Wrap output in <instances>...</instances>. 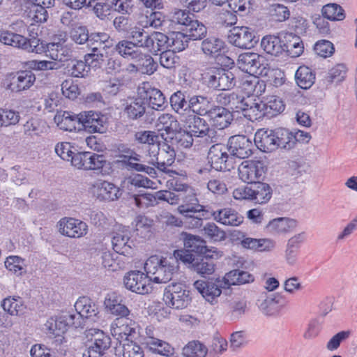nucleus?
I'll list each match as a JSON object with an SVG mask.
<instances>
[{
	"label": "nucleus",
	"mask_w": 357,
	"mask_h": 357,
	"mask_svg": "<svg viewBox=\"0 0 357 357\" xmlns=\"http://www.w3.org/2000/svg\"><path fill=\"white\" fill-rule=\"evenodd\" d=\"M144 268L150 282L160 284L172 280L178 265L174 259L153 255L146 261Z\"/></svg>",
	"instance_id": "obj_1"
},
{
	"label": "nucleus",
	"mask_w": 357,
	"mask_h": 357,
	"mask_svg": "<svg viewBox=\"0 0 357 357\" xmlns=\"http://www.w3.org/2000/svg\"><path fill=\"white\" fill-rule=\"evenodd\" d=\"M186 203L177 208L178 212L182 215V227L187 229H198L203 225V219L206 218L208 211L203 205L199 204L198 199L194 196L187 198Z\"/></svg>",
	"instance_id": "obj_2"
},
{
	"label": "nucleus",
	"mask_w": 357,
	"mask_h": 357,
	"mask_svg": "<svg viewBox=\"0 0 357 357\" xmlns=\"http://www.w3.org/2000/svg\"><path fill=\"white\" fill-rule=\"evenodd\" d=\"M10 30H0V42L4 45L22 49L31 52L36 47L35 37L28 39L19 33H22L26 29V25L22 21H17L10 26ZM34 50V48H33Z\"/></svg>",
	"instance_id": "obj_3"
},
{
	"label": "nucleus",
	"mask_w": 357,
	"mask_h": 357,
	"mask_svg": "<svg viewBox=\"0 0 357 357\" xmlns=\"http://www.w3.org/2000/svg\"><path fill=\"white\" fill-rule=\"evenodd\" d=\"M149 156L148 162L155 166L159 170L166 172L167 167L175 161L176 152L174 149L166 142L158 143L146 149Z\"/></svg>",
	"instance_id": "obj_4"
},
{
	"label": "nucleus",
	"mask_w": 357,
	"mask_h": 357,
	"mask_svg": "<svg viewBox=\"0 0 357 357\" xmlns=\"http://www.w3.org/2000/svg\"><path fill=\"white\" fill-rule=\"evenodd\" d=\"M188 124L189 131L197 139V142L208 146L212 143L217 142L216 131L210 128L206 120L195 115H188L186 119Z\"/></svg>",
	"instance_id": "obj_5"
},
{
	"label": "nucleus",
	"mask_w": 357,
	"mask_h": 357,
	"mask_svg": "<svg viewBox=\"0 0 357 357\" xmlns=\"http://www.w3.org/2000/svg\"><path fill=\"white\" fill-rule=\"evenodd\" d=\"M35 40L36 47L31 52L36 54L44 52L47 57L60 62L69 61L73 56L72 50L64 44V41L45 44L38 38H35ZM31 49H33V47Z\"/></svg>",
	"instance_id": "obj_6"
},
{
	"label": "nucleus",
	"mask_w": 357,
	"mask_h": 357,
	"mask_svg": "<svg viewBox=\"0 0 357 357\" xmlns=\"http://www.w3.org/2000/svg\"><path fill=\"white\" fill-rule=\"evenodd\" d=\"M165 303L174 309L185 308L190 303V291L182 284H172L167 286L164 292Z\"/></svg>",
	"instance_id": "obj_7"
},
{
	"label": "nucleus",
	"mask_w": 357,
	"mask_h": 357,
	"mask_svg": "<svg viewBox=\"0 0 357 357\" xmlns=\"http://www.w3.org/2000/svg\"><path fill=\"white\" fill-rule=\"evenodd\" d=\"M91 336V344L83 354L84 356L102 357L105 352L111 346V338L102 331L91 328L88 331L87 337Z\"/></svg>",
	"instance_id": "obj_8"
},
{
	"label": "nucleus",
	"mask_w": 357,
	"mask_h": 357,
	"mask_svg": "<svg viewBox=\"0 0 357 357\" xmlns=\"http://www.w3.org/2000/svg\"><path fill=\"white\" fill-rule=\"evenodd\" d=\"M227 38L230 44L240 49H251L258 42L255 32L248 26H234Z\"/></svg>",
	"instance_id": "obj_9"
},
{
	"label": "nucleus",
	"mask_w": 357,
	"mask_h": 357,
	"mask_svg": "<svg viewBox=\"0 0 357 357\" xmlns=\"http://www.w3.org/2000/svg\"><path fill=\"white\" fill-rule=\"evenodd\" d=\"M193 285L204 299L211 304L216 303L218 298L222 294V289L227 288L224 278L222 279L217 278L215 280H197Z\"/></svg>",
	"instance_id": "obj_10"
},
{
	"label": "nucleus",
	"mask_w": 357,
	"mask_h": 357,
	"mask_svg": "<svg viewBox=\"0 0 357 357\" xmlns=\"http://www.w3.org/2000/svg\"><path fill=\"white\" fill-rule=\"evenodd\" d=\"M239 178L248 183H257L263 178L266 167L260 160H245L238 167Z\"/></svg>",
	"instance_id": "obj_11"
},
{
	"label": "nucleus",
	"mask_w": 357,
	"mask_h": 357,
	"mask_svg": "<svg viewBox=\"0 0 357 357\" xmlns=\"http://www.w3.org/2000/svg\"><path fill=\"white\" fill-rule=\"evenodd\" d=\"M264 58L254 52H245L238 56L237 65L242 70L250 75H266L264 71L266 70L264 66Z\"/></svg>",
	"instance_id": "obj_12"
},
{
	"label": "nucleus",
	"mask_w": 357,
	"mask_h": 357,
	"mask_svg": "<svg viewBox=\"0 0 357 357\" xmlns=\"http://www.w3.org/2000/svg\"><path fill=\"white\" fill-rule=\"evenodd\" d=\"M137 94L142 98L150 107L155 110H162L166 105V99L160 90L153 87L151 83L144 82L137 88Z\"/></svg>",
	"instance_id": "obj_13"
},
{
	"label": "nucleus",
	"mask_w": 357,
	"mask_h": 357,
	"mask_svg": "<svg viewBox=\"0 0 357 357\" xmlns=\"http://www.w3.org/2000/svg\"><path fill=\"white\" fill-rule=\"evenodd\" d=\"M81 125L90 133H104L107 129V117L100 112L84 111L80 112Z\"/></svg>",
	"instance_id": "obj_14"
},
{
	"label": "nucleus",
	"mask_w": 357,
	"mask_h": 357,
	"mask_svg": "<svg viewBox=\"0 0 357 357\" xmlns=\"http://www.w3.org/2000/svg\"><path fill=\"white\" fill-rule=\"evenodd\" d=\"M139 326L128 317L123 319L116 318L111 325L112 335L117 340L130 341L129 337L134 338L139 332Z\"/></svg>",
	"instance_id": "obj_15"
},
{
	"label": "nucleus",
	"mask_w": 357,
	"mask_h": 357,
	"mask_svg": "<svg viewBox=\"0 0 357 357\" xmlns=\"http://www.w3.org/2000/svg\"><path fill=\"white\" fill-rule=\"evenodd\" d=\"M68 328L63 316L50 317L44 324L43 330L47 337L52 340L55 346H61L66 342L64 334Z\"/></svg>",
	"instance_id": "obj_16"
},
{
	"label": "nucleus",
	"mask_w": 357,
	"mask_h": 357,
	"mask_svg": "<svg viewBox=\"0 0 357 357\" xmlns=\"http://www.w3.org/2000/svg\"><path fill=\"white\" fill-rule=\"evenodd\" d=\"M150 282L147 274L139 271H131L123 278L126 288L139 294H146L151 291Z\"/></svg>",
	"instance_id": "obj_17"
},
{
	"label": "nucleus",
	"mask_w": 357,
	"mask_h": 357,
	"mask_svg": "<svg viewBox=\"0 0 357 357\" xmlns=\"http://www.w3.org/2000/svg\"><path fill=\"white\" fill-rule=\"evenodd\" d=\"M227 145L231 155L240 159L249 158L255 149V144L245 135L231 137Z\"/></svg>",
	"instance_id": "obj_18"
},
{
	"label": "nucleus",
	"mask_w": 357,
	"mask_h": 357,
	"mask_svg": "<svg viewBox=\"0 0 357 357\" xmlns=\"http://www.w3.org/2000/svg\"><path fill=\"white\" fill-rule=\"evenodd\" d=\"M58 226L59 231L62 235L74 238L86 236L89 230L86 222L73 218L61 219Z\"/></svg>",
	"instance_id": "obj_19"
},
{
	"label": "nucleus",
	"mask_w": 357,
	"mask_h": 357,
	"mask_svg": "<svg viewBox=\"0 0 357 357\" xmlns=\"http://www.w3.org/2000/svg\"><path fill=\"white\" fill-rule=\"evenodd\" d=\"M93 192L100 201L113 202L120 198L121 189L113 183L99 180L93 185Z\"/></svg>",
	"instance_id": "obj_20"
},
{
	"label": "nucleus",
	"mask_w": 357,
	"mask_h": 357,
	"mask_svg": "<svg viewBox=\"0 0 357 357\" xmlns=\"http://www.w3.org/2000/svg\"><path fill=\"white\" fill-rule=\"evenodd\" d=\"M104 306L108 313L119 319L126 318L130 314V310L123 303V297L115 292L106 296Z\"/></svg>",
	"instance_id": "obj_21"
},
{
	"label": "nucleus",
	"mask_w": 357,
	"mask_h": 357,
	"mask_svg": "<svg viewBox=\"0 0 357 357\" xmlns=\"http://www.w3.org/2000/svg\"><path fill=\"white\" fill-rule=\"evenodd\" d=\"M36 76L30 70H23L10 76L6 89L12 92H21L29 89L35 82Z\"/></svg>",
	"instance_id": "obj_22"
},
{
	"label": "nucleus",
	"mask_w": 357,
	"mask_h": 357,
	"mask_svg": "<svg viewBox=\"0 0 357 357\" xmlns=\"http://www.w3.org/2000/svg\"><path fill=\"white\" fill-rule=\"evenodd\" d=\"M297 226L296 220L288 217H280L270 220L266 229L273 235H285L293 231Z\"/></svg>",
	"instance_id": "obj_23"
},
{
	"label": "nucleus",
	"mask_w": 357,
	"mask_h": 357,
	"mask_svg": "<svg viewBox=\"0 0 357 357\" xmlns=\"http://www.w3.org/2000/svg\"><path fill=\"white\" fill-rule=\"evenodd\" d=\"M275 130L260 129L255 135V144L263 152H271L277 149Z\"/></svg>",
	"instance_id": "obj_24"
},
{
	"label": "nucleus",
	"mask_w": 357,
	"mask_h": 357,
	"mask_svg": "<svg viewBox=\"0 0 357 357\" xmlns=\"http://www.w3.org/2000/svg\"><path fill=\"white\" fill-rule=\"evenodd\" d=\"M212 145L209 149L207 159L215 171H223L227 168L226 162L229 155L225 146L220 143Z\"/></svg>",
	"instance_id": "obj_25"
},
{
	"label": "nucleus",
	"mask_w": 357,
	"mask_h": 357,
	"mask_svg": "<svg viewBox=\"0 0 357 357\" xmlns=\"http://www.w3.org/2000/svg\"><path fill=\"white\" fill-rule=\"evenodd\" d=\"M212 126L219 130L227 128L233 121V115L226 108L215 106L210 109L207 114Z\"/></svg>",
	"instance_id": "obj_26"
},
{
	"label": "nucleus",
	"mask_w": 357,
	"mask_h": 357,
	"mask_svg": "<svg viewBox=\"0 0 357 357\" xmlns=\"http://www.w3.org/2000/svg\"><path fill=\"white\" fill-rule=\"evenodd\" d=\"M201 50L206 56L216 59L224 52L225 43L217 36H208L202 41Z\"/></svg>",
	"instance_id": "obj_27"
},
{
	"label": "nucleus",
	"mask_w": 357,
	"mask_h": 357,
	"mask_svg": "<svg viewBox=\"0 0 357 357\" xmlns=\"http://www.w3.org/2000/svg\"><path fill=\"white\" fill-rule=\"evenodd\" d=\"M112 246L114 250L120 255L129 256L133 251V241L130 240L128 231L116 232L112 238Z\"/></svg>",
	"instance_id": "obj_28"
},
{
	"label": "nucleus",
	"mask_w": 357,
	"mask_h": 357,
	"mask_svg": "<svg viewBox=\"0 0 357 357\" xmlns=\"http://www.w3.org/2000/svg\"><path fill=\"white\" fill-rule=\"evenodd\" d=\"M211 215L215 221L224 225L236 227L243 222V217L234 209L229 208L213 211Z\"/></svg>",
	"instance_id": "obj_29"
},
{
	"label": "nucleus",
	"mask_w": 357,
	"mask_h": 357,
	"mask_svg": "<svg viewBox=\"0 0 357 357\" xmlns=\"http://www.w3.org/2000/svg\"><path fill=\"white\" fill-rule=\"evenodd\" d=\"M191 96L188 91L179 90L170 97V105L172 109L181 116L189 113L190 99Z\"/></svg>",
	"instance_id": "obj_30"
},
{
	"label": "nucleus",
	"mask_w": 357,
	"mask_h": 357,
	"mask_svg": "<svg viewBox=\"0 0 357 357\" xmlns=\"http://www.w3.org/2000/svg\"><path fill=\"white\" fill-rule=\"evenodd\" d=\"M133 61L135 63L130 66L135 68L136 71L143 74L151 75L157 70L158 64L152 56L149 54L142 53V51L137 56V59H135Z\"/></svg>",
	"instance_id": "obj_31"
},
{
	"label": "nucleus",
	"mask_w": 357,
	"mask_h": 357,
	"mask_svg": "<svg viewBox=\"0 0 357 357\" xmlns=\"http://www.w3.org/2000/svg\"><path fill=\"white\" fill-rule=\"evenodd\" d=\"M55 121L60 129L72 132L77 129V125H81V116L80 113L65 111L62 115L56 116Z\"/></svg>",
	"instance_id": "obj_32"
},
{
	"label": "nucleus",
	"mask_w": 357,
	"mask_h": 357,
	"mask_svg": "<svg viewBox=\"0 0 357 357\" xmlns=\"http://www.w3.org/2000/svg\"><path fill=\"white\" fill-rule=\"evenodd\" d=\"M189 113L199 116L208 114L211 109V98L204 96H192L190 99Z\"/></svg>",
	"instance_id": "obj_33"
},
{
	"label": "nucleus",
	"mask_w": 357,
	"mask_h": 357,
	"mask_svg": "<svg viewBox=\"0 0 357 357\" xmlns=\"http://www.w3.org/2000/svg\"><path fill=\"white\" fill-rule=\"evenodd\" d=\"M285 44L282 43L279 36L268 35L261 39V47L267 54L278 56L284 51Z\"/></svg>",
	"instance_id": "obj_34"
},
{
	"label": "nucleus",
	"mask_w": 357,
	"mask_h": 357,
	"mask_svg": "<svg viewBox=\"0 0 357 357\" xmlns=\"http://www.w3.org/2000/svg\"><path fill=\"white\" fill-rule=\"evenodd\" d=\"M1 307L11 316L23 314L26 310L24 301L20 296H8L4 298L1 302Z\"/></svg>",
	"instance_id": "obj_35"
},
{
	"label": "nucleus",
	"mask_w": 357,
	"mask_h": 357,
	"mask_svg": "<svg viewBox=\"0 0 357 357\" xmlns=\"http://www.w3.org/2000/svg\"><path fill=\"white\" fill-rule=\"evenodd\" d=\"M112 45L109 36L103 32L92 33L90 34L87 45L91 52H98L109 48Z\"/></svg>",
	"instance_id": "obj_36"
},
{
	"label": "nucleus",
	"mask_w": 357,
	"mask_h": 357,
	"mask_svg": "<svg viewBox=\"0 0 357 357\" xmlns=\"http://www.w3.org/2000/svg\"><path fill=\"white\" fill-rule=\"evenodd\" d=\"M124 112L130 119H138L143 116L146 112V102L137 94V98L127 102Z\"/></svg>",
	"instance_id": "obj_37"
},
{
	"label": "nucleus",
	"mask_w": 357,
	"mask_h": 357,
	"mask_svg": "<svg viewBox=\"0 0 357 357\" xmlns=\"http://www.w3.org/2000/svg\"><path fill=\"white\" fill-rule=\"evenodd\" d=\"M181 236L183 238L185 248L190 252L198 254H205L207 251L206 242L199 236L183 232Z\"/></svg>",
	"instance_id": "obj_38"
},
{
	"label": "nucleus",
	"mask_w": 357,
	"mask_h": 357,
	"mask_svg": "<svg viewBox=\"0 0 357 357\" xmlns=\"http://www.w3.org/2000/svg\"><path fill=\"white\" fill-rule=\"evenodd\" d=\"M168 42V37L162 33L154 32L149 34L146 39L144 48H146L150 52L157 54L158 52L162 51Z\"/></svg>",
	"instance_id": "obj_39"
},
{
	"label": "nucleus",
	"mask_w": 357,
	"mask_h": 357,
	"mask_svg": "<svg viewBox=\"0 0 357 357\" xmlns=\"http://www.w3.org/2000/svg\"><path fill=\"white\" fill-rule=\"evenodd\" d=\"M224 280L227 288H229L231 285H241L252 282L255 280V278L247 271L236 269L227 273L225 275Z\"/></svg>",
	"instance_id": "obj_40"
},
{
	"label": "nucleus",
	"mask_w": 357,
	"mask_h": 357,
	"mask_svg": "<svg viewBox=\"0 0 357 357\" xmlns=\"http://www.w3.org/2000/svg\"><path fill=\"white\" fill-rule=\"evenodd\" d=\"M75 311L80 313L85 319L96 317L98 314L97 305L88 297L79 298L75 304Z\"/></svg>",
	"instance_id": "obj_41"
},
{
	"label": "nucleus",
	"mask_w": 357,
	"mask_h": 357,
	"mask_svg": "<svg viewBox=\"0 0 357 357\" xmlns=\"http://www.w3.org/2000/svg\"><path fill=\"white\" fill-rule=\"evenodd\" d=\"M118 357H144V350L133 341L125 342L116 348Z\"/></svg>",
	"instance_id": "obj_42"
},
{
	"label": "nucleus",
	"mask_w": 357,
	"mask_h": 357,
	"mask_svg": "<svg viewBox=\"0 0 357 357\" xmlns=\"http://www.w3.org/2000/svg\"><path fill=\"white\" fill-rule=\"evenodd\" d=\"M296 82L303 89H310L315 81V74L307 66H300L296 72Z\"/></svg>",
	"instance_id": "obj_43"
},
{
	"label": "nucleus",
	"mask_w": 357,
	"mask_h": 357,
	"mask_svg": "<svg viewBox=\"0 0 357 357\" xmlns=\"http://www.w3.org/2000/svg\"><path fill=\"white\" fill-rule=\"evenodd\" d=\"M272 189L266 183L257 182L252 188V201L263 204L267 203L272 197Z\"/></svg>",
	"instance_id": "obj_44"
},
{
	"label": "nucleus",
	"mask_w": 357,
	"mask_h": 357,
	"mask_svg": "<svg viewBox=\"0 0 357 357\" xmlns=\"http://www.w3.org/2000/svg\"><path fill=\"white\" fill-rule=\"evenodd\" d=\"M160 130H165L167 134L176 132L180 130V124L176 118L171 114H161L157 121Z\"/></svg>",
	"instance_id": "obj_45"
},
{
	"label": "nucleus",
	"mask_w": 357,
	"mask_h": 357,
	"mask_svg": "<svg viewBox=\"0 0 357 357\" xmlns=\"http://www.w3.org/2000/svg\"><path fill=\"white\" fill-rule=\"evenodd\" d=\"M264 111L267 116L272 117L284 109L282 100L275 96H271L262 100Z\"/></svg>",
	"instance_id": "obj_46"
},
{
	"label": "nucleus",
	"mask_w": 357,
	"mask_h": 357,
	"mask_svg": "<svg viewBox=\"0 0 357 357\" xmlns=\"http://www.w3.org/2000/svg\"><path fill=\"white\" fill-rule=\"evenodd\" d=\"M133 42L121 40L115 47L116 51L123 57L134 61L141 50Z\"/></svg>",
	"instance_id": "obj_47"
},
{
	"label": "nucleus",
	"mask_w": 357,
	"mask_h": 357,
	"mask_svg": "<svg viewBox=\"0 0 357 357\" xmlns=\"http://www.w3.org/2000/svg\"><path fill=\"white\" fill-rule=\"evenodd\" d=\"M215 264L211 257H203L193 262L192 270L201 276L211 275L215 271Z\"/></svg>",
	"instance_id": "obj_48"
},
{
	"label": "nucleus",
	"mask_w": 357,
	"mask_h": 357,
	"mask_svg": "<svg viewBox=\"0 0 357 357\" xmlns=\"http://www.w3.org/2000/svg\"><path fill=\"white\" fill-rule=\"evenodd\" d=\"M4 264L7 270L17 276H22L26 272L25 259L19 256L10 255L7 257Z\"/></svg>",
	"instance_id": "obj_49"
},
{
	"label": "nucleus",
	"mask_w": 357,
	"mask_h": 357,
	"mask_svg": "<svg viewBox=\"0 0 357 357\" xmlns=\"http://www.w3.org/2000/svg\"><path fill=\"white\" fill-rule=\"evenodd\" d=\"M321 14L324 17L331 21H342L346 17L344 10L335 3L324 6L321 8Z\"/></svg>",
	"instance_id": "obj_50"
},
{
	"label": "nucleus",
	"mask_w": 357,
	"mask_h": 357,
	"mask_svg": "<svg viewBox=\"0 0 357 357\" xmlns=\"http://www.w3.org/2000/svg\"><path fill=\"white\" fill-rule=\"evenodd\" d=\"M275 135L277 139V149L278 148L290 150L295 146L293 137V132H289L287 129L279 128L275 129Z\"/></svg>",
	"instance_id": "obj_51"
},
{
	"label": "nucleus",
	"mask_w": 357,
	"mask_h": 357,
	"mask_svg": "<svg viewBox=\"0 0 357 357\" xmlns=\"http://www.w3.org/2000/svg\"><path fill=\"white\" fill-rule=\"evenodd\" d=\"M167 37V45L172 48V51L174 52H180L188 46L190 39L185 33L173 32Z\"/></svg>",
	"instance_id": "obj_52"
},
{
	"label": "nucleus",
	"mask_w": 357,
	"mask_h": 357,
	"mask_svg": "<svg viewBox=\"0 0 357 357\" xmlns=\"http://www.w3.org/2000/svg\"><path fill=\"white\" fill-rule=\"evenodd\" d=\"M222 72V68L217 66L207 67L202 73V79L203 83L208 87L217 89L218 83V77Z\"/></svg>",
	"instance_id": "obj_53"
},
{
	"label": "nucleus",
	"mask_w": 357,
	"mask_h": 357,
	"mask_svg": "<svg viewBox=\"0 0 357 357\" xmlns=\"http://www.w3.org/2000/svg\"><path fill=\"white\" fill-rule=\"evenodd\" d=\"M190 40H200L206 34V27L197 20H192L182 29Z\"/></svg>",
	"instance_id": "obj_54"
},
{
	"label": "nucleus",
	"mask_w": 357,
	"mask_h": 357,
	"mask_svg": "<svg viewBox=\"0 0 357 357\" xmlns=\"http://www.w3.org/2000/svg\"><path fill=\"white\" fill-rule=\"evenodd\" d=\"M183 354L185 357H206L208 349L199 341H192L184 347Z\"/></svg>",
	"instance_id": "obj_55"
},
{
	"label": "nucleus",
	"mask_w": 357,
	"mask_h": 357,
	"mask_svg": "<svg viewBox=\"0 0 357 357\" xmlns=\"http://www.w3.org/2000/svg\"><path fill=\"white\" fill-rule=\"evenodd\" d=\"M249 102L250 103L248 104V107H246L247 108H245L243 112H245V116L253 121L266 116L265 111H264V106L263 105L262 100L259 102H254L252 98L249 97Z\"/></svg>",
	"instance_id": "obj_56"
},
{
	"label": "nucleus",
	"mask_w": 357,
	"mask_h": 357,
	"mask_svg": "<svg viewBox=\"0 0 357 357\" xmlns=\"http://www.w3.org/2000/svg\"><path fill=\"white\" fill-rule=\"evenodd\" d=\"M346 74V66L344 64H337L329 70L324 80L328 84H338L344 79Z\"/></svg>",
	"instance_id": "obj_57"
},
{
	"label": "nucleus",
	"mask_w": 357,
	"mask_h": 357,
	"mask_svg": "<svg viewBox=\"0 0 357 357\" xmlns=\"http://www.w3.org/2000/svg\"><path fill=\"white\" fill-rule=\"evenodd\" d=\"M202 231L206 237L214 242L224 241L226 238L225 231L218 227L214 222L206 223L204 226Z\"/></svg>",
	"instance_id": "obj_58"
},
{
	"label": "nucleus",
	"mask_w": 357,
	"mask_h": 357,
	"mask_svg": "<svg viewBox=\"0 0 357 357\" xmlns=\"http://www.w3.org/2000/svg\"><path fill=\"white\" fill-rule=\"evenodd\" d=\"M227 342L222 337H214L208 349V357H219L227 349Z\"/></svg>",
	"instance_id": "obj_59"
},
{
	"label": "nucleus",
	"mask_w": 357,
	"mask_h": 357,
	"mask_svg": "<svg viewBox=\"0 0 357 357\" xmlns=\"http://www.w3.org/2000/svg\"><path fill=\"white\" fill-rule=\"evenodd\" d=\"M158 191L154 194L144 193L142 195H135L134 201L135 205L139 208H148L158 204L160 201L158 198Z\"/></svg>",
	"instance_id": "obj_60"
},
{
	"label": "nucleus",
	"mask_w": 357,
	"mask_h": 357,
	"mask_svg": "<svg viewBox=\"0 0 357 357\" xmlns=\"http://www.w3.org/2000/svg\"><path fill=\"white\" fill-rule=\"evenodd\" d=\"M68 68V73L75 77H84L90 69L85 60H72Z\"/></svg>",
	"instance_id": "obj_61"
},
{
	"label": "nucleus",
	"mask_w": 357,
	"mask_h": 357,
	"mask_svg": "<svg viewBox=\"0 0 357 357\" xmlns=\"http://www.w3.org/2000/svg\"><path fill=\"white\" fill-rule=\"evenodd\" d=\"M19 112L0 108V128L17 124L20 121Z\"/></svg>",
	"instance_id": "obj_62"
},
{
	"label": "nucleus",
	"mask_w": 357,
	"mask_h": 357,
	"mask_svg": "<svg viewBox=\"0 0 357 357\" xmlns=\"http://www.w3.org/2000/svg\"><path fill=\"white\" fill-rule=\"evenodd\" d=\"M29 17L36 22H44L47 20L48 15L44 6L31 2L29 7Z\"/></svg>",
	"instance_id": "obj_63"
},
{
	"label": "nucleus",
	"mask_w": 357,
	"mask_h": 357,
	"mask_svg": "<svg viewBox=\"0 0 357 357\" xmlns=\"http://www.w3.org/2000/svg\"><path fill=\"white\" fill-rule=\"evenodd\" d=\"M268 12L271 16L278 22H284L290 16V12L287 7L280 3L271 5Z\"/></svg>",
	"instance_id": "obj_64"
}]
</instances>
